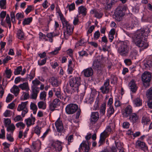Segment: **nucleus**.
Here are the masks:
<instances>
[{"mask_svg":"<svg viewBox=\"0 0 152 152\" xmlns=\"http://www.w3.org/2000/svg\"><path fill=\"white\" fill-rule=\"evenodd\" d=\"M16 18L19 20H21L22 18L24 17L23 14L21 13H18L16 15Z\"/></svg>","mask_w":152,"mask_h":152,"instance_id":"obj_55","label":"nucleus"},{"mask_svg":"<svg viewBox=\"0 0 152 152\" xmlns=\"http://www.w3.org/2000/svg\"><path fill=\"white\" fill-rule=\"evenodd\" d=\"M151 77V73L148 72H145L141 76L142 80L145 85L148 84L150 82Z\"/></svg>","mask_w":152,"mask_h":152,"instance_id":"obj_7","label":"nucleus"},{"mask_svg":"<svg viewBox=\"0 0 152 152\" xmlns=\"http://www.w3.org/2000/svg\"><path fill=\"white\" fill-rule=\"evenodd\" d=\"M53 91L55 93V95L58 98H61V89L59 88H54Z\"/></svg>","mask_w":152,"mask_h":152,"instance_id":"obj_39","label":"nucleus"},{"mask_svg":"<svg viewBox=\"0 0 152 152\" xmlns=\"http://www.w3.org/2000/svg\"><path fill=\"white\" fill-rule=\"evenodd\" d=\"M11 120L9 118H4V122L5 126H8L11 123Z\"/></svg>","mask_w":152,"mask_h":152,"instance_id":"obj_52","label":"nucleus"},{"mask_svg":"<svg viewBox=\"0 0 152 152\" xmlns=\"http://www.w3.org/2000/svg\"><path fill=\"white\" fill-rule=\"evenodd\" d=\"M150 121L149 115L147 114H146L142 117L141 122L143 125H145L149 124Z\"/></svg>","mask_w":152,"mask_h":152,"instance_id":"obj_23","label":"nucleus"},{"mask_svg":"<svg viewBox=\"0 0 152 152\" xmlns=\"http://www.w3.org/2000/svg\"><path fill=\"white\" fill-rule=\"evenodd\" d=\"M78 109V106L77 105L71 104H68L65 108L66 112L68 114H72L75 112Z\"/></svg>","mask_w":152,"mask_h":152,"instance_id":"obj_8","label":"nucleus"},{"mask_svg":"<svg viewBox=\"0 0 152 152\" xmlns=\"http://www.w3.org/2000/svg\"><path fill=\"white\" fill-rule=\"evenodd\" d=\"M15 127L14 124H12L8 126L7 128V131L8 132L12 133L15 129Z\"/></svg>","mask_w":152,"mask_h":152,"instance_id":"obj_36","label":"nucleus"},{"mask_svg":"<svg viewBox=\"0 0 152 152\" xmlns=\"http://www.w3.org/2000/svg\"><path fill=\"white\" fill-rule=\"evenodd\" d=\"M145 31L144 28L138 30L132 37V41L136 45L143 49L148 46V43L144 34Z\"/></svg>","mask_w":152,"mask_h":152,"instance_id":"obj_1","label":"nucleus"},{"mask_svg":"<svg viewBox=\"0 0 152 152\" xmlns=\"http://www.w3.org/2000/svg\"><path fill=\"white\" fill-rule=\"evenodd\" d=\"M5 73L7 75V77L8 78H10L11 75L12 73V71L11 70L7 68L5 71Z\"/></svg>","mask_w":152,"mask_h":152,"instance_id":"obj_57","label":"nucleus"},{"mask_svg":"<svg viewBox=\"0 0 152 152\" xmlns=\"http://www.w3.org/2000/svg\"><path fill=\"white\" fill-rule=\"evenodd\" d=\"M86 100L87 102L90 104H91L94 101L93 94H91L90 96H88L86 98Z\"/></svg>","mask_w":152,"mask_h":152,"instance_id":"obj_37","label":"nucleus"},{"mask_svg":"<svg viewBox=\"0 0 152 152\" xmlns=\"http://www.w3.org/2000/svg\"><path fill=\"white\" fill-rule=\"evenodd\" d=\"M13 96L11 94H9L7 98L6 99V102H9L11 101L13 98Z\"/></svg>","mask_w":152,"mask_h":152,"instance_id":"obj_58","label":"nucleus"},{"mask_svg":"<svg viewBox=\"0 0 152 152\" xmlns=\"http://www.w3.org/2000/svg\"><path fill=\"white\" fill-rule=\"evenodd\" d=\"M118 53L122 56H126L128 53L129 48L126 42H122L118 49Z\"/></svg>","mask_w":152,"mask_h":152,"instance_id":"obj_4","label":"nucleus"},{"mask_svg":"<svg viewBox=\"0 0 152 152\" xmlns=\"http://www.w3.org/2000/svg\"><path fill=\"white\" fill-rule=\"evenodd\" d=\"M135 146L136 148L141 149L144 151L148 150V148L146 144L143 142L137 140Z\"/></svg>","mask_w":152,"mask_h":152,"instance_id":"obj_12","label":"nucleus"},{"mask_svg":"<svg viewBox=\"0 0 152 152\" xmlns=\"http://www.w3.org/2000/svg\"><path fill=\"white\" fill-rule=\"evenodd\" d=\"M142 100L140 97L135 98L133 101V104L135 107H140L142 106Z\"/></svg>","mask_w":152,"mask_h":152,"instance_id":"obj_24","label":"nucleus"},{"mask_svg":"<svg viewBox=\"0 0 152 152\" xmlns=\"http://www.w3.org/2000/svg\"><path fill=\"white\" fill-rule=\"evenodd\" d=\"M124 15V13L122 10L117 9L115 13L114 18L117 21H120L122 20Z\"/></svg>","mask_w":152,"mask_h":152,"instance_id":"obj_10","label":"nucleus"},{"mask_svg":"<svg viewBox=\"0 0 152 152\" xmlns=\"http://www.w3.org/2000/svg\"><path fill=\"white\" fill-rule=\"evenodd\" d=\"M35 121V118L34 117H31L28 118L25 120V122L26 124L27 125L28 127H29L31 125H33L34 124V122Z\"/></svg>","mask_w":152,"mask_h":152,"instance_id":"obj_21","label":"nucleus"},{"mask_svg":"<svg viewBox=\"0 0 152 152\" xmlns=\"http://www.w3.org/2000/svg\"><path fill=\"white\" fill-rule=\"evenodd\" d=\"M114 130L113 128H112L110 126H108L107 127L106 129L105 130L109 134L112 132Z\"/></svg>","mask_w":152,"mask_h":152,"instance_id":"obj_64","label":"nucleus"},{"mask_svg":"<svg viewBox=\"0 0 152 152\" xmlns=\"http://www.w3.org/2000/svg\"><path fill=\"white\" fill-rule=\"evenodd\" d=\"M136 24V22L134 21H132L131 22L126 24L127 29L130 30L132 29Z\"/></svg>","mask_w":152,"mask_h":152,"instance_id":"obj_35","label":"nucleus"},{"mask_svg":"<svg viewBox=\"0 0 152 152\" xmlns=\"http://www.w3.org/2000/svg\"><path fill=\"white\" fill-rule=\"evenodd\" d=\"M18 87L22 90H25L26 91H28L30 88L28 82H24L21 83L18 85Z\"/></svg>","mask_w":152,"mask_h":152,"instance_id":"obj_26","label":"nucleus"},{"mask_svg":"<svg viewBox=\"0 0 152 152\" xmlns=\"http://www.w3.org/2000/svg\"><path fill=\"white\" fill-rule=\"evenodd\" d=\"M22 93V96H23L24 100L27 99L29 98V95L28 91H26V92L23 91Z\"/></svg>","mask_w":152,"mask_h":152,"instance_id":"obj_56","label":"nucleus"},{"mask_svg":"<svg viewBox=\"0 0 152 152\" xmlns=\"http://www.w3.org/2000/svg\"><path fill=\"white\" fill-rule=\"evenodd\" d=\"M39 35L40 40L45 41L47 40V39H46V35L45 34L40 32L39 33Z\"/></svg>","mask_w":152,"mask_h":152,"instance_id":"obj_49","label":"nucleus"},{"mask_svg":"<svg viewBox=\"0 0 152 152\" xmlns=\"http://www.w3.org/2000/svg\"><path fill=\"white\" fill-rule=\"evenodd\" d=\"M109 80H107L104 83L103 86L101 87L100 90L103 94H107L109 92Z\"/></svg>","mask_w":152,"mask_h":152,"instance_id":"obj_11","label":"nucleus"},{"mask_svg":"<svg viewBox=\"0 0 152 152\" xmlns=\"http://www.w3.org/2000/svg\"><path fill=\"white\" fill-rule=\"evenodd\" d=\"M12 114V112L11 111L7 110L3 113V115L6 117H10L11 116Z\"/></svg>","mask_w":152,"mask_h":152,"instance_id":"obj_44","label":"nucleus"},{"mask_svg":"<svg viewBox=\"0 0 152 152\" xmlns=\"http://www.w3.org/2000/svg\"><path fill=\"white\" fill-rule=\"evenodd\" d=\"M88 141H83L80 144L79 149L81 148L84 152H88L89 150V145Z\"/></svg>","mask_w":152,"mask_h":152,"instance_id":"obj_9","label":"nucleus"},{"mask_svg":"<svg viewBox=\"0 0 152 152\" xmlns=\"http://www.w3.org/2000/svg\"><path fill=\"white\" fill-rule=\"evenodd\" d=\"M33 18L32 17H29L25 18L22 22L23 24L25 26L29 25L32 21Z\"/></svg>","mask_w":152,"mask_h":152,"instance_id":"obj_33","label":"nucleus"},{"mask_svg":"<svg viewBox=\"0 0 152 152\" xmlns=\"http://www.w3.org/2000/svg\"><path fill=\"white\" fill-rule=\"evenodd\" d=\"M102 57L100 56H98L96 59H95L93 64V68L98 70H101L103 66L102 62Z\"/></svg>","mask_w":152,"mask_h":152,"instance_id":"obj_6","label":"nucleus"},{"mask_svg":"<svg viewBox=\"0 0 152 152\" xmlns=\"http://www.w3.org/2000/svg\"><path fill=\"white\" fill-rule=\"evenodd\" d=\"M37 105L39 109H42L43 110L45 109L46 108V104L43 101H41L38 103Z\"/></svg>","mask_w":152,"mask_h":152,"instance_id":"obj_32","label":"nucleus"},{"mask_svg":"<svg viewBox=\"0 0 152 152\" xmlns=\"http://www.w3.org/2000/svg\"><path fill=\"white\" fill-rule=\"evenodd\" d=\"M2 145L4 147V151H8L9 150V148L10 146V144L6 142H4L2 144Z\"/></svg>","mask_w":152,"mask_h":152,"instance_id":"obj_45","label":"nucleus"},{"mask_svg":"<svg viewBox=\"0 0 152 152\" xmlns=\"http://www.w3.org/2000/svg\"><path fill=\"white\" fill-rule=\"evenodd\" d=\"M13 120L15 122H17L22 121L23 119L20 115H17L13 118Z\"/></svg>","mask_w":152,"mask_h":152,"instance_id":"obj_59","label":"nucleus"},{"mask_svg":"<svg viewBox=\"0 0 152 152\" xmlns=\"http://www.w3.org/2000/svg\"><path fill=\"white\" fill-rule=\"evenodd\" d=\"M62 143L59 140H57L54 142V148L56 152H59L62 149Z\"/></svg>","mask_w":152,"mask_h":152,"instance_id":"obj_20","label":"nucleus"},{"mask_svg":"<svg viewBox=\"0 0 152 152\" xmlns=\"http://www.w3.org/2000/svg\"><path fill=\"white\" fill-rule=\"evenodd\" d=\"M108 134H109L104 130L101 134L100 137L105 139Z\"/></svg>","mask_w":152,"mask_h":152,"instance_id":"obj_63","label":"nucleus"},{"mask_svg":"<svg viewBox=\"0 0 152 152\" xmlns=\"http://www.w3.org/2000/svg\"><path fill=\"white\" fill-rule=\"evenodd\" d=\"M30 108L33 111V113L34 114L36 113L38 108L35 103L31 102L30 105Z\"/></svg>","mask_w":152,"mask_h":152,"instance_id":"obj_31","label":"nucleus"},{"mask_svg":"<svg viewBox=\"0 0 152 152\" xmlns=\"http://www.w3.org/2000/svg\"><path fill=\"white\" fill-rule=\"evenodd\" d=\"M146 94L148 98H152V87L147 90Z\"/></svg>","mask_w":152,"mask_h":152,"instance_id":"obj_48","label":"nucleus"},{"mask_svg":"<svg viewBox=\"0 0 152 152\" xmlns=\"http://www.w3.org/2000/svg\"><path fill=\"white\" fill-rule=\"evenodd\" d=\"M108 107H109L107 109V114L108 115L110 116L113 113L114 111L112 106H108Z\"/></svg>","mask_w":152,"mask_h":152,"instance_id":"obj_41","label":"nucleus"},{"mask_svg":"<svg viewBox=\"0 0 152 152\" xmlns=\"http://www.w3.org/2000/svg\"><path fill=\"white\" fill-rule=\"evenodd\" d=\"M99 102V98L98 97L96 99V101L94 105L93 108H92L93 110H96L98 109L99 108L98 103Z\"/></svg>","mask_w":152,"mask_h":152,"instance_id":"obj_42","label":"nucleus"},{"mask_svg":"<svg viewBox=\"0 0 152 152\" xmlns=\"http://www.w3.org/2000/svg\"><path fill=\"white\" fill-rule=\"evenodd\" d=\"M106 109V104L105 103L103 104L101 107L100 109V112L102 114L104 115L105 113Z\"/></svg>","mask_w":152,"mask_h":152,"instance_id":"obj_51","label":"nucleus"},{"mask_svg":"<svg viewBox=\"0 0 152 152\" xmlns=\"http://www.w3.org/2000/svg\"><path fill=\"white\" fill-rule=\"evenodd\" d=\"M85 43V41L83 39H80L77 43L76 44V46H82Z\"/></svg>","mask_w":152,"mask_h":152,"instance_id":"obj_62","label":"nucleus"},{"mask_svg":"<svg viewBox=\"0 0 152 152\" xmlns=\"http://www.w3.org/2000/svg\"><path fill=\"white\" fill-rule=\"evenodd\" d=\"M28 102H22L20 104H19L17 108V110L18 111H22L21 115L23 117H24L26 114L28 112V110L26 107V106Z\"/></svg>","mask_w":152,"mask_h":152,"instance_id":"obj_5","label":"nucleus"},{"mask_svg":"<svg viewBox=\"0 0 152 152\" xmlns=\"http://www.w3.org/2000/svg\"><path fill=\"white\" fill-rule=\"evenodd\" d=\"M69 84L72 87L73 92H78L79 87L80 85V78L76 77L71 79L69 81Z\"/></svg>","mask_w":152,"mask_h":152,"instance_id":"obj_3","label":"nucleus"},{"mask_svg":"<svg viewBox=\"0 0 152 152\" xmlns=\"http://www.w3.org/2000/svg\"><path fill=\"white\" fill-rule=\"evenodd\" d=\"M66 7L68 8L69 11H71L75 9V5L74 3H72L70 4H68Z\"/></svg>","mask_w":152,"mask_h":152,"instance_id":"obj_46","label":"nucleus"},{"mask_svg":"<svg viewBox=\"0 0 152 152\" xmlns=\"http://www.w3.org/2000/svg\"><path fill=\"white\" fill-rule=\"evenodd\" d=\"M99 118V113L98 112H94L91 113L90 118V122L92 124L95 123Z\"/></svg>","mask_w":152,"mask_h":152,"instance_id":"obj_19","label":"nucleus"},{"mask_svg":"<svg viewBox=\"0 0 152 152\" xmlns=\"http://www.w3.org/2000/svg\"><path fill=\"white\" fill-rule=\"evenodd\" d=\"M46 62V59H44L42 60H40L38 61V64L39 66H42L45 64Z\"/></svg>","mask_w":152,"mask_h":152,"instance_id":"obj_61","label":"nucleus"},{"mask_svg":"<svg viewBox=\"0 0 152 152\" xmlns=\"http://www.w3.org/2000/svg\"><path fill=\"white\" fill-rule=\"evenodd\" d=\"M78 12L79 15L82 14L85 16L87 13V9L85 7L82 5L78 7Z\"/></svg>","mask_w":152,"mask_h":152,"instance_id":"obj_27","label":"nucleus"},{"mask_svg":"<svg viewBox=\"0 0 152 152\" xmlns=\"http://www.w3.org/2000/svg\"><path fill=\"white\" fill-rule=\"evenodd\" d=\"M55 125L57 131L58 132H61L63 129L64 127L62 121L59 118L55 122Z\"/></svg>","mask_w":152,"mask_h":152,"instance_id":"obj_16","label":"nucleus"},{"mask_svg":"<svg viewBox=\"0 0 152 152\" xmlns=\"http://www.w3.org/2000/svg\"><path fill=\"white\" fill-rule=\"evenodd\" d=\"M18 37L20 39H23L24 38V34L21 30H18L17 34Z\"/></svg>","mask_w":152,"mask_h":152,"instance_id":"obj_38","label":"nucleus"},{"mask_svg":"<svg viewBox=\"0 0 152 152\" xmlns=\"http://www.w3.org/2000/svg\"><path fill=\"white\" fill-rule=\"evenodd\" d=\"M22 70L21 66H19L15 69L14 74L15 75H18L20 74V72Z\"/></svg>","mask_w":152,"mask_h":152,"instance_id":"obj_40","label":"nucleus"},{"mask_svg":"<svg viewBox=\"0 0 152 152\" xmlns=\"http://www.w3.org/2000/svg\"><path fill=\"white\" fill-rule=\"evenodd\" d=\"M31 88L32 91L31 94L30 98L31 99H36L37 94L39 91V88L34 86H31Z\"/></svg>","mask_w":152,"mask_h":152,"instance_id":"obj_14","label":"nucleus"},{"mask_svg":"<svg viewBox=\"0 0 152 152\" xmlns=\"http://www.w3.org/2000/svg\"><path fill=\"white\" fill-rule=\"evenodd\" d=\"M129 120L133 124L137 123L139 121V116L135 113H132L129 116Z\"/></svg>","mask_w":152,"mask_h":152,"instance_id":"obj_15","label":"nucleus"},{"mask_svg":"<svg viewBox=\"0 0 152 152\" xmlns=\"http://www.w3.org/2000/svg\"><path fill=\"white\" fill-rule=\"evenodd\" d=\"M6 1L5 0H1L0 1V6L2 9H5L6 8Z\"/></svg>","mask_w":152,"mask_h":152,"instance_id":"obj_53","label":"nucleus"},{"mask_svg":"<svg viewBox=\"0 0 152 152\" xmlns=\"http://www.w3.org/2000/svg\"><path fill=\"white\" fill-rule=\"evenodd\" d=\"M74 65L72 63V61L70 59L68 61V68L67 71L69 74H71L72 73Z\"/></svg>","mask_w":152,"mask_h":152,"instance_id":"obj_30","label":"nucleus"},{"mask_svg":"<svg viewBox=\"0 0 152 152\" xmlns=\"http://www.w3.org/2000/svg\"><path fill=\"white\" fill-rule=\"evenodd\" d=\"M41 127L37 125L33 128V130L34 133L39 136L40 135L41 132Z\"/></svg>","mask_w":152,"mask_h":152,"instance_id":"obj_34","label":"nucleus"},{"mask_svg":"<svg viewBox=\"0 0 152 152\" xmlns=\"http://www.w3.org/2000/svg\"><path fill=\"white\" fill-rule=\"evenodd\" d=\"M46 96V94L45 92L43 91L40 93L39 95V98L41 100H45Z\"/></svg>","mask_w":152,"mask_h":152,"instance_id":"obj_47","label":"nucleus"},{"mask_svg":"<svg viewBox=\"0 0 152 152\" xmlns=\"http://www.w3.org/2000/svg\"><path fill=\"white\" fill-rule=\"evenodd\" d=\"M59 15L64 28V37L66 39L72 33L73 26L66 20L62 14H60Z\"/></svg>","mask_w":152,"mask_h":152,"instance_id":"obj_2","label":"nucleus"},{"mask_svg":"<svg viewBox=\"0 0 152 152\" xmlns=\"http://www.w3.org/2000/svg\"><path fill=\"white\" fill-rule=\"evenodd\" d=\"M82 73H83L85 77H89L93 75V71L91 68H88L84 69L82 71Z\"/></svg>","mask_w":152,"mask_h":152,"instance_id":"obj_17","label":"nucleus"},{"mask_svg":"<svg viewBox=\"0 0 152 152\" xmlns=\"http://www.w3.org/2000/svg\"><path fill=\"white\" fill-rule=\"evenodd\" d=\"M60 100L57 99H55L50 104V108L52 111H53L54 109L59 105Z\"/></svg>","mask_w":152,"mask_h":152,"instance_id":"obj_18","label":"nucleus"},{"mask_svg":"<svg viewBox=\"0 0 152 152\" xmlns=\"http://www.w3.org/2000/svg\"><path fill=\"white\" fill-rule=\"evenodd\" d=\"M115 145H113L111 148L112 152H117L118 149H120L121 146V142L118 140L115 141Z\"/></svg>","mask_w":152,"mask_h":152,"instance_id":"obj_22","label":"nucleus"},{"mask_svg":"<svg viewBox=\"0 0 152 152\" xmlns=\"http://www.w3.org/2000/svg\"><path fill=\"white\" fill-rule=\"evenodd\" d=\"M129 86L131 90L135 92L137 89V87L134 80H132L129 83Z\"/></svg>","mask_w":152,"mask_h":152,"instance_id":"obj_25","label":"nucleus"},{"mask_svg":"<svg viewBox=\"0 0 152 152\" xmlns=\"http://www.w3.org/2000/svg\"><path fill=\"white\" fill-rule=\"evenodd\" d=\"M40 83V81L38 79H36L32 81V83L33 85L32 86L36 87V86L39 85Z\"/></svg>","mask_w":152,"mask_h":152,"instance_id":"obj_54","label":"nucleus"},{"mask_svg":"<svg viewBox=\"0 0 152 152\" xmlns=\"http://www.w3.org/2000/svg\"><path fill=\"white\" fill-rule=\"evenodd\" d=\"M19 91V87L15 85H14L10 89V92L16 96L18 95Z\"/></svg>","mask_w":152,"mask_h":152,"instance_id":"obj_29","label":"nucleus"},{"mask_svg":"<svg viewBox=\"0 0 152 152\" xmlns=\"http://www.w3.org/2000/svg\"><path fill=\"white\" fill-rule=\"evenodd\" d=\"M132 112V107L130 105L127 106L123 111L122 113L123 116L125 117H127Z\"/></svg>","mask_w":152,"mask_h":152,"instance_id":"obj_13","label":"nucleus"},{"mask_svg":"<svg viewBox=\"0 0 152 152\" xmlns=\"http://www.w3.org/2000/svg\"><path fill=\"white\" fill-rule=\"evenodd\" d=\"M61 32L60 28H54V30L53 33L54 36H56L59 35Z\"/></svg>","mask_w":152,"mask_h":152,"instance_id":"obj_50","label":"nucleus"},{"mask_svg":"<svg viewBox=\"0 0 152 152\" xmlns=\"http://www.w3.org/2000/svg\"><path fill=\"white\" fill-rule=\"evenodd\" d=\"M50 82L53 86L56 87L58 86L61 83L60 81L58 80L57 79L54 77H52L51 78Z\"/></svg>","mask_w":152,"mask_h":152,"instance_id":"obj_28","label":"nucleus"},{"mask_svg":"<svg viewBox=\"0 0 152 152\" xmlns=\"http://www.w3.org/2000/svg\"><path fill=\"white\" fill-rule=\"evenodd\" d=\"M100 37V33L99 31H96L94 34V39L97 40Z\"/></svg>","mask_w":152,"mask_h":152,"instance_id":"obj_60","label":"nucleus"},{"mask_svg":"<svg viewBox=\"0 0 152 152\" xmlns=\"http://www.w3.org/2000/svg\"><path fill=\"white\" fill-rule=\"evenodd\" d=\"M16 127L20 129H23L24 128L25 125L22 122L18 123L16 124Z\"/></svg>","mask_w":152,"mask_h":152,"instance_id":"obj_43","label":"nucleus"}]
</instances>
